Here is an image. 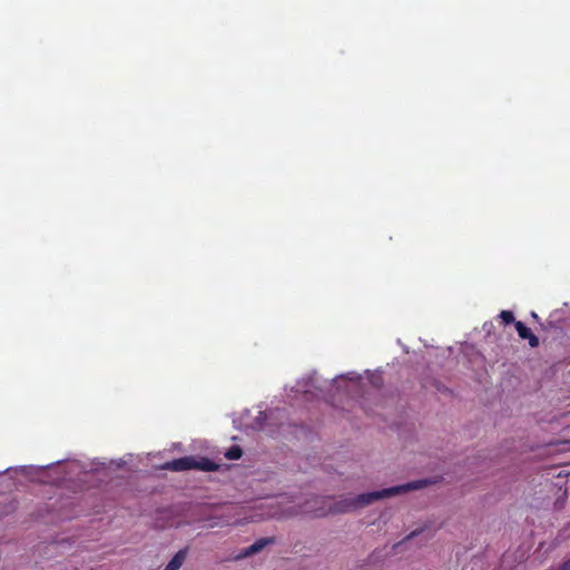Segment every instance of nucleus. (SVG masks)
<instances>
[{
  "label": "nucleus",
  "mask_w": 570,
  "mask_h": 570,
  "mask_svg": "<svg viewBox=\"0 0 570 570\" xmlns=\"http://www.w3.org/2000/svg\"><path fill=\"white\" fill-rule=\"evenodd\" d=\"M429 484L428 480H419L405 484L386 488L380 491L362 493L357 495H345L338 499L311 498L307 500H294L284 497L277 501L279 508L273 515L277 518H289L301 513H309L316 518L330 514H341L356 511L374 503L375 501L401 495L410 491L420 490Z\"/></svg>",
  "instance_id": "1"
},
{
  "label": "nucleus",
  "mask_w": 570,
  "mask_h": 570,
  "mask_svg": "<svg viewBox=\"0 0 570 570\" xmlns=\"http://www.w3.org/2000/svg\"><path fill=\"white\" fill-rule=\"evenodd\" d=\"M362 377H348L340 376L334 380V385L337 390L344 389L347 394L355 396L360 393V389L363 385Z\"/></svg>",
  "instance_id": "2"
},
{
  "label": "nucleus",
  "mask_w": 570,
  "mask_h": 570,
  "mask_svg": "<svg viewBox=\"0 0 570 570\" xmlns=\"http://www.w3.org/2000/svg\"><path fill=\"white\" fill-rule=\"evenodd\" d=\"M515 331L521 340L528 341L531 348L539 346V337L521 321L515 322Z\"/></svg>",
  "instance_id": "3"
},
{
  "label": "nucleus",
  "mask_w": 570,
  "mask_h": 570,
  "mask_svg": "<svg viewBox=\"0 0 570 570\" xmlns=\"http://www.w3.org/2000/svg\"><path fill=\"white\" fill-rule=\"evenodd\" d=\"M165 468L171 471L194 470V456H184L173 460L165 464Z\"/></svg>",
  "instance_id": "4"
},
{
  "label": "nucleus",
  "mask_w": 570,
  "mask_h": 570,
  "mask_svg": "<svg viewBox=\"0 0 570 570\" xmlns=\"http://www.w3.org/2000/svg\"><path fill=\"white\" fill-rule=\"evenodd\" d=\"M187 551L179 550L168 562L164 570H179L186 559Z\"/></svg>",
  "instance_id": "5"
},
{
  "label": "nucleus",
  "mask_w": 570,
  "mask_h": 570,
  "mask_svg": "<svg viewBox=\"0 0 570 570\" xmlns=\"http://www.w3.org/2000/svg\"><path fill=\"white\" fill-rule=\"evenodd\" d=\"M217 465L206 458H195L194 456V470L200 471H215Z\"/></svg>",
  "instance_id": "6"
},
{
  "label": "nucleus",
  "mask_w": 570,
  "mask_h": 570,
  "mask_svg": "<svg viewBox=\"0 0 570 570\" xmlns=\"http://www.w3.org/2000/svg\"><path fill=\"white\" fill-rule=\"evenodd\" d=\"M275 542L274 538H261L249 546L253 554L259 553L264 548Z\"/></svg>",
  "instance_id": "7"
},
{
  "label": "nucleus",
  "mask_w": 570,
  "mask_h": 570,
  "mask_svg": "<svg viewBox=\"0 0 570 570\" xmlns=\"http://www.w3.org/2000/svg\"><path fill=\"white\" fill-rule=\"evenodd\" d=\"M497 320L503 326H507V325H510V324H514L515 325V322H517L515 317H514V314L511 311H501L499 313V315L497 316Z\"/></svg>",
  "instance_id": "8"
},
{
  "label": "nucleus",
  "mask_w": 570,
  "mask_h": 570,
  "mask_svg": "<svg viewBox=\"0 0 570 570\" xmlns=\"http://www.w3.org/2000/svg\"><path fill=\"white\" fill-rule=\"evenodd\" d=\"M268 419V414L266 412H258V415L256 416L255 421L250 424L252 429L255 430H264L265 429V422Z\"/></svg>",
  "instance_id": "9"
},
{
  "label": "nucleus",
  "mask_w": 570,
  "mask_h": 570,
  "mask_svg": "<svg viewBox=\"0 0 570 570\" xmlns=\"http://www.w3.org/2000/svg\"><path fill=\"white\" fill-rule=\"evenodd\" d=\"M243 454V451L239 446H232L226 453H225V456L228 459V460H237L242 456Z\"/></svg>",
  "instance_id": "10"
},
{
  "label": "nucleus",
  "mask_w": 570,
  "mask_h": 570,
  "mask_svg": "<svg viewBox=\"0 0 570 570\" xmlns=\"http://www.w3.org/2000/svg\"><path fill=\"white\" fill-rule=\"evenodd\" d=\"M207 520L209 521V528L222 527L226 523L220 517H210Z\"/></svg>",
  "instance_id": "11"
},
{
  "label": "nucleus",
  "mask_w": 570,
  "mask_h": 570,
  "mask_svg": "<svg viewBox=\"0 0 570 570\" xmlns=\"http://www.w3.org/2000/svg\"><path fill=\"white\" fill-rule=\"evenodd\" d=\"M254 556L253 552L249 550V547L244 548L237 556L234 557V560H242L248 557Z\"/></svg>",
  "instance_id": "12"
},
{
  "label": "nucleus",
  "mask_w": 570,
  "mask_h": 570,
  "mask_svg": "<svg viewBox=\"0 0 570 570\" xmlns=\"http://www.w3.org/2000/svg\"><path fill=\"white\" fill-rule=\"evenodd\" d=\"M460 352L465 355L473 353V346L468 343H462L460 344Z\"/></svg>",
  "instance_id": "13"
},
{
  "label": "nucleus",
  "mask_w": 570,
  "mask_h": 570,
  "mask_svg": "<svg viewBox=\"0 0 570 570\" xmlns=\"http://www.w3.org/2000/svg\"><path fill=\"white\" fill-rule=\"evenodd\" d=\"M548 570H570V558L561 563L558 568L551 567Z\"/></svg>",
  "instance_id": "14"
},
{
  "label": "nucleus",
  "mask_w": 570,
  "mask_h": 570,
  "mask_svg": "<svg viewBox=\"0 0 570 570\" xmlns=\"http://www.w3.org/2000/svg\"><path fill=\"white\" fill-rule=\"evenodd\" d=\"M371 383L373 384V386H374L375 389H379V387L381 386V384H382V379H381V376H379V375H372Z\"/></svg>",
  "instance_id": "15"
},
{
  "label": "nucleus",
  "mask_w": 570,
  "mask_h": 570,
  "mask_svg": "<svg viewBox=\"0 0 570 570\" xmlns=\"http://www.w3.org/2000/svg\"><path fill=\"white\" fill-rule=\"evenodd\" d=\"M493 327V323L492 322H487L484 323L483 325V328L488 332H490V330Z\"/></svg>",
  "instance_id": "16"
},
{
  "label": "nucleus",
  "mask_w": 570,
  "mask_h": 570,
  "mask_svg": "<svg viewBox=\"0 0 570 570\" xmlns=\"http://www.w3.org/2000/svg\"><path fill=\"white\" fill-rule=\"evenodd\" d=\"M531 316H532L533 318L538 320V315H537V313L532 312V313H531Z\"/></svg>",
  "instance_id": "17"
},
{
  "label": "nucleus",
  "mask_w": 570,
  "mask_h": 570,
  "mask_svg": "<svg viewBox=\"0 0 570 570\" xmlns=\"http://www.w3.org/2000/svg\"><path fill=\"white\" fill-rule=\"evenodd\" d=\"M415 535V532H411V534L407 537V539L412 538Z\"/></svg>",
  "instance_id": "18"
}]
</instances>
